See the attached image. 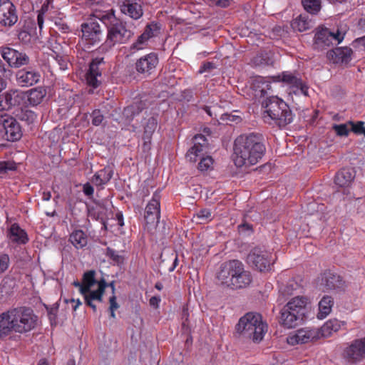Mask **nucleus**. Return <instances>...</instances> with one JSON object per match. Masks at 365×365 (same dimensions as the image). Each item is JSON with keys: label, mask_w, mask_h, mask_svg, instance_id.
Masks as SVG:
<instances>
[{"label": "nucleus", "mask_w": 365, "mask_h": 365, "mask_svg": "<svg viewBox=\"0 0 365 365\" xmlns=\"http://www.w3.org/2000/svg\"><path fill=\"white\" fill-rule=\"evenodd\" d=\"M38 316L26 306L11 307L0 314V339H5L13 333L26 334L38 325Z\"/></svg>", "instance_id": "f257e3e1"}, {"label": "nucleus", "mask_w": 365, "mask_h": 365, "mask_svg": "<svg viewBox=\"0 0 365 365\" xmlns=\"http://www.w3.org/2000/svg\"><path fill=\"white\" fill-rule=\"evenodd\" d=\"M266 147L262 135L243 134L238 136L234 143V162L237 167L256 165L265 154Z\"/></svg>", "instance_id": "f03ea898"}, {"label": "nucleus", "mask_w": 365, "mask_h": 365, "mask_svg": "<svg viewBox=\"0 0 365 365\" xmlns=\"http://www.w3.org/2000/svg\"><path fill=\"white\" fill-rule=\"evenodd\" d=\"M98 19L107 28L106 40L98 47L99 53H106L117 44L126 43L134 35L127 28L126 22L115 17L113 10L99 15Z\"/></svg>", "instance_id": "7ed1b4c3"}, {"label": "nucleus", "mask_w": 365, "mask_h": 365, "mask_svg": "<svg viewBox=\"0 0 365 365\" xmlns=\"http://www.w3.org/2000/svg\"><path fill=\"white\" fill-rule=\"evenodd\" d=\"M235 329L244 337L259 342L267 331V324L262 320L261 314L248 312L240 319Z\"/></svg>", "instance_id": "20e7f679"}, {"label": "nucleus", "mask_w": 365, "mask_h": 365, "mask_svg": "<svg viewBox=\"0 0 365 365\" xmlns=\"http://www.w3.org/2000/svg\"><path fill=\"white\" fill-rule=\"evenodd\" d=\"M264 120L267 122V118L274 121L279 128H284L290 124L294 115L289 105L277 96H272L267 98L265 103Z\"/></svg>", "instance_id": "39448f33"}, {"label": "nucleus", "mask_w": 365, "mask_h": 365, "mask_svg": "<svg viewBox=\"0 0 365 365\" xmlns=\"http://www.w3.org/2000/svg\"><path fill=\"white\" fill-rule=\"evenodd\" d=\"M192 140L193 145L187 150L186 158L190 162L195 163L200 158L197 165L198 170L200 172L211 170L213 168V158L210 155L203 156V151L208 145L207 138L202 134H197Z\"/></svg>", "instance_id": "423d86ee"}, {"label": "nucleus", "mask_w": 365, "mask_h": 365, "mask_svg": "<svg viewBox=\"0 0 365 365\" xmlns=\"http://www.w3.org/2000/svg\"><path fill=\"white\" fill-rule=\"evenodd\" d=\"M274 260L272 252L258 247L251 250L247 257V263L259 272L270 270Z\"/></svg>", "instance_id": "0eeeda50"}, {"label": "nucleus", "mask_w": 365, "mask_h": 365, "mask_svg": "<svg viewBox=\"0 0 365 365\" xmlns=\"http://www.w3.org/2000/svg\"><path fill=\"white\" fill-rule=\"evenodd\" d=\"M342 356L350 364H356L365 359V336L348 343L343 350Z\"/></svg>", "instance_id": "6e6552de"}, {"label": "nucleus", "mask_w": 365, "mask_h": 365, "mask_svg": "<svg viewBox=\"0 0 365 365\" xmlns=\"http://www.w3.org/2000/svg\"><path fill=\"white\" fill-rule=\"evenodd\" d=\"M82 40L88 45V48L91 46L98 44L103 37V32L98 21L91 19L81 24Z\"/></svg>", "instance_id": "1a4fd4ad"}, {"label": "nucleus", "mask_w": 365, "mask_h": 365, "mask_svg": "<svg viewBox=\"0 0 365 365\" xmlns=\"http://www.w3.org/2000/svg\"><path fill=\"white\" fill-rule=\"evenodd\" d=\"M0 53L11 68H19L24 66H27L30 63V58L26 53L11 47L4 46L0 48Z\"/></svg>", "instance_id": "9d476101"}, {"label": "nucleus", "mask_w": 365, "mask_h": 365, "mask_svg": "<svg viewBox=\"0 0 365 365\" xmlns=\"http://www.w3.org/2000/svg\"><path fill=\"white\" fill-rule=\"evenodd\" d=\"M319 284L323 287L324 291L339 292L344 291L346 287L342 277L331 271H325L321 274L319 277Z\"/></svg>", "instance_id": "9b49d317"}, {"label": "nucleus", "mask_w": 365, "mask_h": 365, "mask_svg": "<svg viewBox=\"0 0 365 365\" xmlns=\"http://www.w3.org/2000/svg\"><path fill=\"white\" fill-rule=\"evenodd\" d=\"M240 261L232 259L222 263L220 269L217 273V279L222 284L231 287L236 273L239 272Z\"/></svg>", "instance_id": "f8f14e48"}, {"label": "nucleus", "mask_w": 365, "mask_h": 365, "mask_svg": "<svg viewBox=\"0 0 365 365\" xmlns=\"http://www.w3.org/2000/svg\"><path fill=\"white\" fill-rule=\"evenodd\" d=\"M308 297L297 296L290 299L286 305L289 311L298 316L299 319L304 322L308 317V314L310 311Z\"/></svg>", "instance_id": "ddd939ff"}, {"label": "nucleus", "mask_w": 365, "mask_h": 365, "mask_svg": "<svg viewBox=\"0 0 365 365\" xmlns=\"http://www.w3.org/2000/svg\"><path fill=\"white\" fill-rule=\"evenodd\" d=\"M17 21L18 15L14 4L10 0H0V24L11 27Z\"/></svg>", "instance_id": "4468645a"}, {"label": "nucleus", "mask_w": 365, "mask_h": 365, "mask_svg": "<svg viewBox=\"0 0 365 365\" xmlns=\"http://www.w3.org/2000/svg\"><path fill=\"white\" fill-rule=\"evenodd\" d=\"M145 220L148 225L159 223L160 219V195L155 192L152 199L148 202L145 210Z\"/></svg>", "instance_id": "2eb2a0df"}, {"label": "nucleus", "mask_w": 365, "mask_h": 365, "mask_svg": "<svg viewBox=\"0 0 365 365\" xmlns=\"http://www.w3.org/2000/svg\"><path fill=\"white\" fill-rule=\"evenodd\" d=\"M158 56L155 53L151 52L138 59L135 64L136 71L145 76L153 73L158 64Z\"/></svg>", "instance_id": "dca6fc26"}, {"label": "nucleus", "mask_w": 365, "mask_h": 365, "mask_svg": "<svg viewBox=\"0 0 365 365\" xmlns=\"http://www.w3.org/2000/svg\"><path fill=\"white\" fill-rule=\"evenodd\" d=\"M16 78L17 83L21 87H29L40 81L41 73L32 68H23L16 72Z\"/></svg>", "instance_id": "f3484780"}, {"label": "nucleus", "mask_w": 365, "mask_h": 365, "mask_svg": "<svg viewBox=\"0 0 365 365\" xmlns=\"http://www.w3.org/2000/svg\"><path fill=\"white\" fill-rule=\"evenodd\" d=\"M277 81H282L290 88L296 90L294 92L299 91L304 96H307L308 87L304 83L302 80L294 73L289 71H284L281 75L275 77Z\"/></svg>", "instance_id": "a211bd4d"}, {"label": "nucleus", "mask_w": 365, "mask_h": 365, "mask_svg": "<svg viewBox=\"0 0 365 365\" xmlns=\"http://www.w3.org/2000/svg\"><path fill=\"white\" fill-rule=\"evenodd\" d=\"M2 126L7 140L14 142L21 138V128L19 122L13 117L4 118L2 121Z\"/></svg>", "instance_id": "6ab92c4d"}, {"label": "nucleus", "mask_w": 365, "mask_h": 365, "mask_svg": "<svg viewBox=\"0 0 365 365\" xmlns=\"http://www.w3.org/2000/svg\"><path fill=\"white\" fill-rule=\"evenodd\" d=\"M120 12L133 20H138L143 15L142 6L133 0H118Z\"/></svg>", "instance_id": "aec40b11"}, {"label": "nucleus", "mask_w": 365, "mask_h": 365, "mask_svg": "<svg viewBox=\"0 0 365 365\" xmlns=\"http://www.w3.org/2000/svg\"><path fill=\"white\" fill-rule=\"evenodd\" d=\"M98 289L94 291L90 289L89 292L86 294H82L85 298V302L86 305L93 309V312H96V306L93 304V301L96 300L100 302L103 301V296L105 292V289L107 287V282L104 279H101L98 282Z\"/></svg>", "instance_id": "412c9836"}, {"label": "nucleus", "mask_w": 365, "mask_h": 365, "mask_svg": "<svg viewBox=\"0 0 365 365\" xmlns=\"http://www.w3.org/2000/svg\"><path fill=\"white\" fill-rule=\"evenodd\" d=\"M352 50L348 47H337L327 53V57L334 63H348L351 59Z\"/></svg>", "instance_id": "4be33fe9"}, {"label": "nucleus", "mask_w": 365, "mask_h": 365, "mask_svg": "<svg viewBox=\"0 0 365 365\" xmlns=\"http://www.w3.org/2000/svg\"><path fill=\"white\" fill-rule=\"evenodd\" d=\"M279 323L284 328L292 329L302 324L303 322L299 319L298 316L289 311L285 304L280 311Z\"/></svg>", "instance_id": "5701e85b"}, {"label": "nucleus", "mask_w": 365, "mask_h": 365, "mask_svg": "<svg viewBox=\"0 0 365 365\" xmlns=\"http://www.w3.org/2000/svg\"><path fill=\"white\" fill-rule=\"evenodd\" d=\"M239 272L234 277L231 289H242L247 287L252 282V275L249 271L245 270L243 264L240 262Z\"/></svg>", "instance_id": "b1692460"}, {"label": "nucleus", "mask_w": 365, "mask_h": 365, "mask_svg": "<svg viewBox=\"0 0 365 365\" xmlns=\"http://www.w3.org/2000/svg\"><path fill=\"white\" fill-rule=\"evenodd\" d=\"M355 171L352 168H342L336 173L334 182L341 187H348L355 178Z\"/></svg>", "instance_id": "393cba45"}, {"label": "nucleus", "mask_w": 365, "mask_h": 365, "mask_svg": "<svg viewBox=\"0 0 365 365\" xmlns=\"http://www.w3.org/2000/svg\"><path fill=\"white\" fill-rule=\"evenodd\" d=\"M272 81L269 78L256 76L252 83V88L255 92V96L264 97L267 91L271 90Z\"/></svg>", "instance_id": "a878e982"}, {"label": "nucleus", "mask_w": 365, "mask_h": 365, "mask_svg": "<svg viewBox=\"0 0 365 365\" xmlns=\"http://www.w3.org/2000/svg\"><path fill=\"white\" fill-rule=\"evenodd\" d=\"M315 332L312 330L301 329L296 331V333L290 336L287 341L292 345L298 344H306L312 341L315 337Z\"/></svg>", "instance_id": "bb28decb"}, {"label": "nucleus", "mask_w": 365, "mask_h": 365, "mask_svg": "<svg viewBox=\"0 0 365 365\" xmlns=\"http://www.w3.org/2000/svg\"><path fill=\"white\" fill-rule=\"evenodd\" d=\"M345 325L346 322L344 321L339 320L336 318L330 319L321 327L322 335L324 337H329L334 333L339 331Z\"/></svg>", "instance_id": "cd10ccee"}, {"label": "nucleus", "mask_w": 365, "mask_h": 365, "mask_svg": "<svg viewBox=\"0 0 365 365\" xmlns=\"http://www.w3.org/2000/svg\"><path fill=\"white\" fill-rule=\"evenodd\" d=\"M9 235L11 241L16 244L25 245L29 240L26 232L21 229L17 223L11 225Z\"/></svg>", "instance_id": "c85d7f7f"}, {"label": "nucleus", "mask_w": 365, "mask_h": 365, "mask_svg": "<svg viewBox=\"0 0 365 365\" xmlns=\"http://www.w3.org/2000/svg\"><path fill=\"white\" fill-rule=\"evenodd\" d=\"M334 304V298L329 295H324L318 303V313L317 317L319 319H325L331 312Z\"/></svg>", "instance_id": "c756f323"}, {"label": "nucleus", "mask_w": 365, "mask_h": 365, "mask_svg": "<svg viewBox=\"0 0 365 365\" xmlns=\"http://www.w3.org/2000/svg\"><path fill=\"white\" fill-rule=\"evenodd\" d=\"M27 101L30 106H36L40 104L46 96V91L42 87L30 89L26 92Z\"/></svg>", "instance_id": "7c9ffc66"}, {"label": "nucleus", "mask_w": 365, "mask_h": 365, "mask_svg": "<svg viewBox=\"0 0 365 365\" xmlns=\"http://www.w3.org/2000/svg\"><path fill=\"white\" fill-rule=\"evenodd\" d=\"M69 241L78 250L87 245L88 238L86 234L81 230H74L69 236Z\"/></svg>", "instance_id": "2f4dec72"}, {"label": "nucleus", "mask_w": 365, "mask_h": 365, "mask_svg": "<svg viewBox=\"0 0 365 365\" xmlns=\"http://www.w3.org/2000/svg\"><path fill=\"white\" fill-rule=\"evenodd\" d=\"M113 177V171L106 168L101 169L96 172L92 177L91 182L96 186H101L107 184Z\"/></svg>", "instance_id": "473e14b6"}, {"label": "nucleus", "mask_w": 365, "mask_h": 365, "mask_svg": "<svg viewBox=\"0 0 365 365\" xmlns=\"http://www.w3.org/2000/svg\"><path fill=\"white\" fill-rule=\"evenodd\" d=\"M331 42V32L329 29H322L315 34L314 43L319 46H329Z\"/></svg>", "instance_id": "72a5a7b5"}, {"label": "nucleus", "mask_w": 365, "mask_h": 365, "mask_svg": "<svg viewBox=\"0 0 365 365\" xmlns=\"http://www.w3.org/2000/svg\"><path fill=\"white\" fill-rule=\"evenodd\" d=\"M157 125L158 120L156 118L150 117L148 118L146 124L144 126V132L143 135L145 144L147 143H150L152 135L154 133Z\"/></svg>", "instance_id": "f704fd0d"}, {"label": "nucleus", "mask_w": 365, "mask_h": 365, "mask_svg": "<svg viewBox=\"0 0 365 365\" xmlns=\"http://www.w3.org/2000/svg\"><path fill=\"white\" fill-rule=\"evenodd\" d=\"M7 106H9V109L12 107L20 105L23 100V96L18 91H11L3 94Z\"/></svg>", "instance_id": "c9c22d12"}, {"label": "nucleus", "mask_w": 365, "mask_h": 365, "mask_svg": "<svg viewBox=\"0 0 365 365\" xmlns=\"http://www.w3.org/2000/svg\"><path fill=\"white\" fill-rule=\"evenodd\" d=\"M95 270H89L86 272L83 275L81 294H86L90 291V289L96 283L95 279Z\"/></svg>", "instance_id": "e433bc0d"}, {"label": "nucleus", "mask_w": 365, "mask_h": 365, "mask_svg": "<svg viewBox=\"0 0 365 365\" xmlns=\"http://www.w3.org/2000/svg\"><path fill=\"white\" fill-rule=\"evenodd\" d=\"M292 27L294 30L303 32L310 29L311 23L305 15L301 14L293 20Z\"/></svg>", "instance_id": "4c0bfd02"}, {"label": "nucleus", "mask_w": 365, "mask_h": 365, "mask_svg": "<svg viewBox=\"0 0 365 365\" xmlns=\"http://www.w3.org/2000/svg\"><path fill=\"white\" fill-rule=\"evenodd\" d=\"M302 3L304 9L312 14H317L321 9L320 0H302Z\"/></svg>", "instance_id": "58836bf2"}, {"label": "nucleus", "mask_w": 365, "mask_h": 365, "mask_svg": "<svg viewBox=\"0 0 365 365\" xmlns=\"http://www.w3.org/2000/svg\"><path fill=\"white\" fill-rule=\"evenodd\" d=\"M302 289L301 285L297 282L294 279H289L286 285L283 288H281L280 290L284 295H292Z\"/></svg>", "instance_id": "ea45409f"}, {"label": "nucleus", "mask_w": 365, "mask_h": 365, "mask_svg": "<svg viewBox=\"0 0 365 365\" xmlns=\"http://www.w3.org/2000/svg\"><path fill=\"white\" fill-rule=\"evenodd\" d=\"M160 26L156 22H151L146 25L143 34L148 38V40L157 36L159 34Z\"/></svg>", "instance_id": "a19ab883"}, {"label": "nucleus", "mask_w": 365, "mask_h": 365, "mask_svg": "<svg viewBox=\"0 0 365 365\" xmlns=\"http://www.w3.org/2000/svg\"><path fill=\"white\" fill-rule=\"evenodd\" d=\"M148 41L149 40H148V38L145 36V35L144 36L143 34H140L138 37L137 40L130 45V51L131 53H134L145 48L148 45Z\"/></svg>", "instance_id": "79ce46f5"}, {"label": "nucleus", "mask_w": 365, "mask_h": 365, "mask_svg": "<svg viewBox=\"0 0 365 365\" xmlns=\"http://www.w3.org/2000/svg\"><path fill=\"white\" fill-rule=\"evenodd\" d=\"M141 112V108L138 103L130 105L124 108L123 115L128 120H132L134 117Z\"/></svg>", "instance_id": "37998d69"}, {"label": "nucleus", "mask_w": 365, "mask_h": 365, "mask_svg": "<svg viewBox=\"0 0 365 365\" xmlns=\"http://www.w3.org/2000/svg\"><path fill=\"white\" fill-rule=\"evenodd\" d=\"M104 63L103 58L97 57L93 58L89 64V68L88 70V73H94L96 75H101V71L100 69V66Z\"/></svg>", "instance_id": "c03bdc74"}, {"label": "nucleus", "mask_w": 365, "mask_h": 365, "mask_svg": "<svg viewBox=\"0 0 365 365\" xmlns=\"http://www.w3.org/2000/svg\"><path fill=\"white\" fill-rule=\"evenodd\" d=\"M349 127V124H348L347 121L346 123L333 125L332 129L334 130L337 136L346 137L349 135L350 132Z\"/></svg>", "instance_id": "a18cd8bd"}, {"label": "nucleus", "mask_w": 365, "mask_h": 365, "mask_svg": "<svg viewBox=\"0 0 365 365\" xmlns=\"http://www.w3.org/2000/svg\"><path fill=\"white\" fill-rule=\"evenodd\" d=\"M348 124L350 126V131H352L356 135H361L364 131V122L349 120Z\"/></svg>", "instance_id": "49530a36"}, {"label": "nucleus", "mask_w": 365, "mask_h": 365, "mask_svg": "<svg viewBox=\"0 0 365 365\" xmlns=\"http://www.w3.org/2000/svg\"><path fill=\"white\" fill-rule=\"evenodd\" d=\"M101 76V75H96L94 73L87 72L86 74L87 85L93 89L98 88L101 83V81L98 80V77Z\"/></svg>", "instance_id": "de8ad7c7"}, {"label": "nucleus", "mask_w": 365, "mask_h": 365, "mask_svg": "<svg viewBox=\"0 0 365 365\" xmlns=\"http://www.w3.org/2000/svg\"><path fill=\"white\" fill-rule=\"evenodd\" d=\"M106 256L117 264H120L123 262V257L112 248L108 247L106 249Z\"/></svg>", "instance_id": "09e8293b"}, {"label": "nucleus", "mask_w": 365, "mask_h": 365, "mask_svg": "<svg viewBox=\"0 0 365 365\" xmlns=\"http://www.w3.org/2000/svg\"><path fill=\"white\" fill-rule=\"evenodd\" d=\"M196 217L202 221H210L212 218V212L209 209H201L197 212Z\"/></svg>", "instance_id": "8fccbe9b"}, {"label": "nucleus", "mask_w": 365, "mask_h": 365, "mask_svg": "<svg viewBox=\"0 0 365 365\" xmlns=\"http://www.w3.org/2000/svg\"><path fill=\"white\" fill-rule=\"evenodd\" d=\"M91 117L92 124L96 126L100 125L104 119L103 115L101 113V110L98 109L92 112Z\"/></svg>", "instance_id": "3c124183"}, {"label": "nucleus", "mask_w": 365, "mask_h": 365, "mask_svg": "<svg viewBox=\"0 0 365 365\" xmlns=\"http://www.w3.org/2000/svg\"><path fill=\"white\" fill-rule=\"evenodd\" d=\"M10 264V258L7 254L0 255V274L4 273Z\"/></svg>", "instance_id": "603ef678"}, {"label": "nucleus", "mask_w": 365, "mask_h": 365, "mask_svg": "<svg viewBox=\"0 0 365 365\" xmlns=\"http://www.w3.org/2000/svg\"><path fill=\"white\" fill-rule=\"evenodd\" d=\"M215 68H216V66L214 63L210 61L204 62L200 66L198 73L201 74L205 72H211Z\"/></svg>", "instance_id": "864d4df0"}, {"label": "nucleus", "mask_w": 365, "mask_h": 365, "mask_svg": "<svg viewBox=\"0 0 365 365\" xmlns=\"http://www.w3.org/2000/svg\"><path fill=\"white\" fill-rule=\"evenodd\" d=\"M55 60L59 65L60 69H61V70L67 69L68 59L66 57L60 56V55H56L55 57Z\"/></svg>", "instance_id": "5fc2aeb1"}, {"label": "nucleus", "mask_w": 365, "mask_h": 365, "mask_svg": "<svg viewBox=\"0 0 365 365\" xmlns=\"http://www.w3.org/2000/svg\"><path fill=\"white\" fill-rule=\"evenodd\" d=\"M36 118V115L31 110H26L22 114V120L28 121L29 123H33Z\"/></svg>", "instance_id": "6e6d98bb"}, {"label": "nucleus", "mask_w": 365, "mask_h": 365, "mask_svg": "<svg viewBox=\"0 0 365 365\" xmlns=\"http://www.w3.org/2000/svg\"><path fill=\"white\" fill-rule=\"evenodd\" d=\"M83 192L85 194V195L91 198V197H93L94 189L89 182H86L83 186Z\"/></svg>", "instance_id": "4d7b16f0"}, {"label": "nucleus", "mask_w": 365, "mask_h": 365, "mask_svg": "<svg viewBox=\"0 0 365 365\" xmlns=\"http://www.w3.org/2000/svg\"><path fill=\"white\" fill-rule=\"evenodd\" d=\"M16 166H9V163L7 162H0V175L6 173L8 170H15Z\"/></svg>", "instance_id": "13d9d810"}, {"label": "nucleus", "mask_w": 365, "mask_h": 365, "mask_svg": "<svg viewBox=\"0 0 365 365\" xmlns=\"http://www.w3.org/2000/svg\"><path fill=\"white\" fill-rule=\"evenodd\" d=\"M212 4L221 8H227L230 6V0H211Z\"/></svg>", "instance_id": "bf43d9fd"}, {"label": "nucleus", "mask_w": 365, "mask_h": 365, "mask_svg": "<svg viewBox=\"0 0 365 365\" xmlns=\"http://www.w3.org/2000/svg\"><path fill=\"white\" fill-rule=\"evenodd\" d=\"M110 307L109 309L117 310L119 308V304L116 301V297L113 294L109 299Z\"/></svg>", "instance_id": "052dcab7"}, {"label": "nucleus", "mask_w": 365, "mask_h": 365, "mask_svg": "<svg viewBox=\"0 0 365 365\" xmlns=\"http://www.w3.org/2000/svg\"><path fill=\"white\" fill-rule=\"evenodd\" d=\"M161 299H160V297L159 296H154V297H152L150 300H149V304L151 307H153V308L155 309H157L159 307V304H160V302Z\"/></svg>", "instance_id": "680f3d73"}, {"label": "nucleus", "mask_w": 365, "mask_h": 365, "mask_svg": "<svg viewBox=\"0 0 365 365\" xmlns=\"http://www.w3.org/2000/svg\"><path fill=\"white\" fill-rule=\"evenodd\" d=\"M239 232H252V226L248 223H242L238 226Z\"/></svg>", "instance_id": "e2e57ef3"}, {"label": "nucleus", "mask_w": 365, "mask_h": 365, "mask_svg": "<svg viewBox=\"0 0 365 365\" xmlns=\"http://www.w3.org/2000/svg\"><path fill=\"white\" fill-rule=\"evenodd\" d=\"M344 34L340 33L339 31L336 34L331 33V40H335L338 43H341L344 39Z\"/></svg>", "instance_id": "0e129e2a"}, {"label": "nucleus", "mask_w": 365, "mask_h": 365, "mask_svg": "<svg viewBox=\"0 0 365 365\" xmlns=\"http://www.w3.org/2000/svg\"><path fill=\"white\" fill-rule=\"evenodd\" d=\"M43 23H44V16L42 15V13H38L37 24H38L40 31L42 30V29L43 27Z\"/></svg>", "instance_id": "69168bd1"}, {"label": "nucleus", "mask_w": 365, "mask_h": 365, "mask_svg": "<svg viewBox=\"0 0 365 365\" xmlns=\"http://www.w3.org/2000/svg\"><path fill=\"white\" fill-rule=\"evenodd\" d=\"M9 110V106H7L3 95H0V111Z\"/></svg>", "instance_id": "338daca9"}, {"label": "nucleus", "mask_w": 365, "mask_h": 365, "mask_svg": "<svg viewBox=\"0 0 365 365\" xmlns=\"http://www.w3.org/2000/svg\"><path fill=\"white\" fill-rule=\"evenodd\" d=\"M359 202H361V204L359 205L357 208L358 212L365 215V199H360Z\"/></svg>", "instance_id": "774afa93"}]
</instances>
